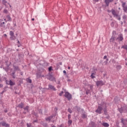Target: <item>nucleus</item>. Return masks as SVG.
Here are the masks:
<instances>
[{
  "label": "nucleus",
  "instance_id": "obj_13",
  "mask_svg": "<svg viewBox=\"0 0 127 127\" xmlns=\"http://www.w3.org/2000/svg\"><path fill=\"white\" fill-rule=\"evenodd\" d=\"M1 124L2 127H9V125L8 124H6V123L4 122H2Z\"/></svg>",
  "mask_w": 127,
  "mask_h": 127
},
{
  "label": "nucleus",
  "instance_id": "obj_30",
  "mask_svg": "<svg viewBox=\"0 0 127 127\" xmlns=\"http://www.w3.org/2000/svg\"><path fill=\"white\" fill-rule=\"evenodd\" d=\"M11 75L13 79H15V72H13Z\"/></svg>",
  "mask_w": 127,
  "mask_h": 127
},
{
  "label": "nucleus",
  "instance_id": "obj_28",
  "mask_svg": "<svg viewBox=\"0 0 127 127\" xmlns=\"http://www.w3.org/2000/svg\"><path fill=\"white\" fill-rule=\"evenodd\" d=\"M24 111H27V112H29V107L28 106H26L25 108H23Z\"/></svg>",
  "mask_w": 127,
  "mask_h": 127
},
{
  "label": "nucleus",
  "instance_id": "obj_26",
  "mask_svg": "<svg viewBox=\"0 0 127 127\" xmlns=\"http://www.w3.org/2000/svg\"><path fill=\"white\" fill-rule=\"evenodd\" d=\"M75 109L77 111V112H80L82 109H81V108L79 107L78 106H75Z\"/></svg>",
  "mask_w": 127,
  "mask_h": 127
},
{
  "label": "nucleus",
  "instance_id": "obj_10",
  "mask_svg": "<svg viewBox=\"0 0 127 127\" xmlns=\"http://www.w3.org/2000/svg\"><path fill=\"white\" fill-rule=\"evenodd\" d=\"M113 1H114V0H105L106 6H109L110 5V2H113Z\"/></svg>",
  "mask_w": 127,
  "mask_h": 127
},
{
  "label": "nucleus",
  "instance_id": "obj_6",
  "mask_svg": "<svg viewBox=\"0 0 127 127\" xmlns=\"http://www.w3.org/2000/svg\"><path fill=\"white\" fill-rule=\"evenodd\" d=\"M96 85L97 87H99V86H104V85H105V83H104V81H103V80H100L96 82Z\"/></svg>",
  "mask_w": 127,
  "mask_h": 127
},
{
  "label": "nucleus",
  "instance_id": "obj_25",
  "mask_svg": "<svg viewBox=\"0 0 127 127\" xmlns=\"http://www.w3.org/2000/svg\"><path fill=\"white\" fill-rule=\"evenodd\" d=\"M111 12L114 16L117 14V12H116V10H115L114 9H111Z\"/></svg>",
  "mask_w": 127,
  "mask_h": 127
},
{
  "label": "nucleus",
  "instance_id": "obj_54",
  "mask_svg": "<svg viewBox=\"0 0 127 127\" xmlns=\"http://www.w3.org/2000/svg\"><path fill=\"white\" fill-rule=\"evenodd\" d=\"M5 25H3L2 23L0 24V27H5Z\"/></svg>",
  "mask_w": 127,
  "mask_h": 127
},
{
  "label": "nucleus",
  "instance_id": "obj_64",
  "mask_svg": "<svg viewBox=\"0 0 127 127\" xmlns=\"http://www.w3.org/2000/svg\"><path fill=\"white\" fill-rule=\"evenodd\" d=\"M20 75H23V73H22V72H20Z\"/></svg>",
  "mask_w": 127,
  "mask_h": 127
},
{
  "label": "nucleus",
  "instance_id": "obj_19",
  "mask_svg": "<svg viewBox=\"0 0 127 127\" xmlns=\"http://www.w3.org/2000/svg\"><path fill=\"white\" fill-rule=\"evenodd\" d=\"M102 126L104 127H110V125L107 123H102Z\"/></svg>",
  "mask_w": 127,
  "mask_h": 127
},
{
  "label": "nucleus",
  "instance_id": "obj_4",
  "mask_svg": "<svg viewBox=\"0 0 127 127\" xmlns=\"http://www.w3.org/2000/svg\"><path fill=\"white\" fill-rule=\"evenodd\" d=\"M88 115L87 112L84 110L83 109H81V118L82 119H87Z\"/></svg>",
  "mask_w": 127,
  "mask_h": 127
},
{
  "label": "nucleus",
  "instance_id": "obj_32",
  "mask_svg": "<svg viewBox=\"0 0 127 127\" xmlns=\"http://www.w3.org/2000/svg\"><path fill=\"white\" fill-rule=\"evenodd\" d=\"M116 35H117V33L116 32V31H113L112 32V36H114V37H116Z\"/></svg>",
  "mask_w": 127,
  "mask_h": 127
},
{
  "label": "nucleus",
  "instance_id": "obj_9",
  "mask_svg": "<svg viewBox=\"0 0 127 127\" xmlns=\"http://www.w3.org/2000/svg\"><path fill=\"white\" fill-rule=\"evenodd\" d=\"M96 127V123L93 121L90 122L88 125V127Z\"/></svg>",
  "mask_w": 127,
  "mask_h": 127
},
{
  "label": "nucleus",
  "instance_id": "obj_23",
  "mask_svg": "<svg viewBox=\"0 0 127 127\" xmlns=\"http://www.w3.org/2000/svg\"><path fill=\"white\" fill-rule=\"evenodd\" d=\"M26 80L28 83H29V84H31V83H32V80L29 78H26Z\"/></svg>",
  "mask_w": 127,
  "mask_h": 127
},
{
  "label": "nucleus",
  "instance_id": "obj_31",
  "mask_svg": "<svg viewBox=\"0 0 127 127\" xmlns=\"http://www.w3.org/2000/svg\"><path fill=\"white\" fill-rule=\"evenodd\" d=\"M6 88H8L7 86L4 87V90L1 92V94L2 95L4 92H6Z\"/></svg>",
  "mask_w": 127,
  "mask_h": 127
},
{
  "label": "nucleus",
  "instance_id": "obj_21",
  "mask_svg": "<svg viewBox=\"0 0 127 127\" xmlns=\"http://www.w3.org/2000/svg\"><path fill=\"white\" fill-rule=\"evenodd\" d=\"M114 16V17H115V16H116V18H117V19H118V20H121V16H120L119 14H116Z\"/></svg>",
  "mask_w": 127,
  "mask_h": 127
},
{
  "label": "nucleus",
  "instance_id": "obj_34",
  "mask_svg": "<svg viewBox=\"0 0 127 127\" xmlns=\"http://www.w3.org/2000/svg\"><path fill=\"white\" fill-rule=\"evenodd\" d=\"M9 35L10 36H12L14 35V33H13V31H10V32H9Z\"/></svg>",
  "mask_w": 127,
  "mask_h": 127
},
{
  "label": "nucleus",
  "instance_id": "obj_62",
  "mask_svg": "<svg viewBox=\"0 0 127 127\" xmlns=\"http://www.w3.org/2000/svg\"><path fill=\"white\" fill-rule=\"evenodd\" d=\"M63 73L64 74H65V75H66V70H64Z\"/></svg>",
  "mask_w": 127,
  "mask_h": 127
},
{
  "label": "nucleus",
  "instance_id": "obj_24",
  "mask_svg": "<svg viewBox=\"0 0 127 127\" xmlns=\"http://www.w3.org/2000/svg\"><path fill=\"white\" fill-rule=\"evenodd\" d=\"M104 115H107L108 114V111H107V108L106 106H105V108L104 109Z\"/></svg>",
  "mask_w": 127,
  "mask_h": 127
},
{
  "label": "nucleus",
  "instance_id": "obj_41",
  "mask_svg": "<svg viewBox=\"0 0 127 127\" xmlns=\"http://www.w3.org/2000/svg\"><path fill=\"white\" fill-rule=\"evenodd\" d=\"M122 48H124V49H126V50H127V45H124L122 46Z\"/></svg>",
  "mask_w": 127,
  "mask_h": 127
},
{
  "label": "nucleus",
  "instance_id": "obj_42",
  "mask_svg": "<svg viewBox=\"0 0 127 127\" xmlns=\"http://www.w3.org/2000/svg\"><path fill=\"white\" fill-rule=\"evenodd\" d=\"M36 123L37 124H38V120H37V119L36 120H34V121L32 122L33 125H34V123Z\"/></svg>",
  "mask_w": 127,
  "mask_h": 127
},
{
  "label": "nucleus",
  "instance_id": "obj_35",
  "mask_svg": "<svg viewBox=\"0 0 127 127\" xmlns=\"http://www.w3.org/2000/svg\"><path fill=\"white\" fill-rule=\"evenodd\" d=\"M26 125H27V127H33L31 123H27Z\"/></svg>",
  "mask_w": 127,
  "mask_h": 127
},
{
  "label": "nucleus",
  "instance_id": "obj_38",
  "mask_svg": "<svg viewBox=\"0 0 127 127\" xmlns=\"http://www.w3.org/2000/svg\"><path fill=\"white\" fill-rule=\"evenodd\" d=\"M52 68H53V67L52 66H50L48 68V70H49V72H51V71H53V69Z\"/></svg>",
  "mask_w": 127,
  "mask_h": 127
},
{
  "label": "nucleus",
  "instance_id": "obj_17",
  "mask_svg": "<svg viewBox=\"0 0 127 127\" xmlns=\"http://www.w3.org/2000/svg\"><path fill=\"white\" fill-rule=\"evenodd\" d=\"M9 82V83L8 85H10V86H14L15 85V82H13L11 80H10Z\"/></svg>",
  "mask_w": 127,
  "mask_h": 127
},
{
  "label": "nucleus",
  "instance_id": "obj_11",
  "mask_svg": "<svg viewBox=\"0 0 127 127\" xmlns=\"http://www.w3.org/2000/svg\"><path fill=\"white\" fill-rule=\"evenodd\" d=\"M48 87H49L48 90L50 89L52 91H56V88L54 87V86L51 84H49Z\"/></svg>",
  "mask_w": 127,
  "mask_h": 127
},
{
  "label": "nucleus",
  "instance_id": "obj_43",
  "mask_svg": "<svg viewBox=\"0 0 127 127\" xmlns=\"http://www.w3.org/2000/svg\"><path fill=\"white\" fill-rule=\"evenodd\" d=\"M67 112H68V113H69L70 114H72V113H73V111H72V110H71V109H70V108H68V109H67Z\"/></svg>",
  "mask_w": 127,
  "mask_h": 127
},
{
  "label": "nucleus",
  "instance_id": "obj_37",
  "mask_svg": "<svg viewBox=\"0 0 127 127\" xmlns=\"http://www.w3.org/2000/svg\"><path fill=\"white\" fill-rule=\"evenodd\" d=\"M54 117H55V115L53 114L52 116L48 117H49V118L50 119V120L51 121V120H52V119H53Z\"/></svg>",
  "mask_w": 127,
  "mask_h": 127
},
{
  "label": "nucleus",
  "instance_id": "obj_63",
  "mask_svg": "<svg viewBox=\"0 0 127 127\" xmlns=\"http://www.w3.org/2000/svg\"><path fill=\"white\" fill-rule=\"evenodd\" d=\"M4 113H7V110H4Z\"/></svg>",
  "mask_w": 127,
  "mask_h": 127
},
{
  "label": "nucleus",
  "instance_id": "obj_3",
  "mask_svg": "<svg viewBox=\"0 0 127 127\" xmlns=\"http://www.w3.org/2000/svg\"><path fill=\"white\" fill-rule=\"evenodd\" d=\"M64 96L67 99L68 101H71L72 100V95L68 92H64Z\"/></svg>",
  "mask_w": 127,
  "mask_h": 127
},
{
  "label": "nucleus",
  "instance_id": "obj_48",
  "mask_svg": "<svg viewBox=\"0 0 127 127\" xmlns=\"http://www.w3.org/2000/svg\"><path fill=\"white\" fill-rule=\"evenodd\" d=\"M123 19H124V20H127V15H124L123 17Z\"/></svg>",
  "mask_w": 127,
  "mask_h": 127
},
{
  "label": "nucleus",
  "instance_id": "obj_51",
  "mask_svg": "<svg viewBox=\"0 0 127 127\" xmlns=\"http://www.w3.org/2000/svg\"><path fill=\"white\" fill-rule=\"evenodd\" d=\"M121 120L122 124H123V125H124L125 124V122L124 121V118H121Z\"/></svg>",
  "mask_w": 127,
  "mask_h": 127
},
{
  "label": "nucleus",
  "instance_id": "obj_15",
  "mask_svg": "<svg viewBox=\"0 0 127 127\" xmlns=\"http://www.w3.org/2000/svg\"><path fill=\"white\" fill-rule=\"evenodd\" d=\"M23 106L24 104L23 103L21 102L20 104H19L17 106L18 108H20V109H23Z\"/></svg>",
  "mask_w": 127,
  "mask_h": 127
},
{
  "label": "nucleus",
  "instance_id": "obj_36",
  "mask_svg": "<svg viewBox=\"0 0 127 127\" xmlns=\"http://www.w3.org/2000/svg\"><path fill=\"white\" fill-rule=\"evenodd\" d=\"M6 2H7L5 0H2V3L4 5H6Z\"/></svg>",
  "mask_w": 127,
  "mask_h": 127
},
{
  "label": "nucleus",
  "instance_id": "obj_61",
  "mask_svg": "<svg viewBox=\"0 0 127 127\" xmlns=\"http://www.w3.org/2000/svg\"><path fill=\"white\" fill-rule=\"evenodd\" d=\"M3 86V85L0 84V88H2Z\"/></svg>",
  "mask_w": 127,
  "mask_h": 127
},
{
  "label": "nucleus",
  "instance_id": "obj_46",
  "mask_svg": "<svg viewBox=\"0 0 127 127\" xmlns=\"http://www.w3.org/2000/svg\"><path fill=\"white\" fill-rule=\"evenodd\" d=\"M63 94H64V92L61 91V93L59 94V96H60V97H62Z\"/></svg>",
  "mask_w": 127,
  "mask_h": 127
},
{
  "label": "nucleus",
  "instance_id": "obj_56",
  "mask_svg": "<svg viewBox=\"0 0 127 127\" xmlns=\"http://www.w3.org/2000/svg\"><path fill=\"white\" fill-rule=\"evenodd\" d=\"M70 119H71V115L70 114H68V120H69Z\"/></svg>",
  "mask_w": 127,
  "mask_h": 127
},
{
  "label": "nucleus",
  "instance_id": "obj_7",
  "mask_svg": "<svg viewBox=\"0 0 127 127\" xmlns=\"http://www.w3.org/2000/svg\"><path fill=\"white\" fill-rule=\"evenodd\" d=\"M117 40H118L119 42H121V41H123V40H124V36L122 34L119 35L118 37L117 38Z\"/></svg>",
  "mask_w": 127,
  "mask_h": 127
},
{
  "label": "nucleus",
  "instance_id": "obj_44",
  "mask_svg": "<svg viewBox=\"0 0 127 127\" xmlns=\"http://www.w3.org/2000/svg\"><path fill=\"white\" fill-rule=\"evenodd\" d=\"M45 120L46 122H49V123H50V122L51 121V120L49 118V117H47L45 119Z\"/></svg>",
  "mask_w": 127,
  "mask_h": 127
},
{
  "label": "nucleus",
  "instance_id": "obj_33",
  "mask_svg": "<svg viewBox=\"0 0 127 127\" xmlns=\"http://www.w3.org/2000/svg\"><path fill=\"white\" fill-rule=\"evenodd\" d=\"M94 75H95V73L93 72L91 73V75H90L91 79H94V78H96V76H94Z\"/></svg>",
  "mask_w": 127,
  "mask_h": 127
},
{
  "label": "nucleus",
  "instance_id": "obj_29",
  "mask_svg": "<svg viewBox=\"0 0 127 127\" xmlns=\"http://www.w3.org/2000/svg\"><path fill=\"white\" fill-rule=\"evenodd\" d=\"M116 68L118 70V71H120V69H122V66L120 65H117Z\"/></svg>",
  "mask_w": 127,
  "mask_h": 127
},
{
  "label": "nucleus",
  "instance_id": "obj_16",
  "mask_svg": "<svg viewBox=\"0 0 127 127\" xmlns=\"http://www.w3.org/2000/svg\"><path fill=\"white\" fill-rule=\"evenodd\" d=\"M18 57L19 60H22V59H23V55L21 54H18Z\"/></svg>",
  "mask_w": 127,
  "mask_h": 127
},
{
  "label": "nucleus",
  "instance_id": "obj_20",
  "mask_svg": "<svg viewBox=\"0 0 127 127\" xmlns=\"http://www.w3.org/2000/svg\"><path fill=\"white\" fill-rule=\"evenodd\" d=\"M36 77L38 79L41 77V73L40 72H37L36 73Z\"/></svg>",
  "mask_w": 127,
  "mask_h": 127
},
{
  "label": "nucleus",
  "instance_id": "obj_39",
  "mask_svg": "<svg viewBox=\"0 0 127 127\" xmlns=\"http://www.w3.org/2000/svg\"><path fill=\"white\" fill-rule=\"evenodd\" d=\"M13 67L14 69H15V70H19V67L18 66L13 65Z\"/></svg>",
  "mask_w": 127,
  "mask_h": 127
},
{
  "label": "nucleus",
  "instance_id": "obj_55",
  "mask_svg": "<svg viewBox=\"0 0 127 127\" xmlns=\"http://www.w3.org/2000/svg\"><path fill=\"white\" fill-rule=\"evenodd\" d=\"M23 121H21V123H20V127H22V126H23Z\"/></svg>",
  "mask_w": 127,
  "mask_h": 127
},
{
  "label": "nucleus",
  "instance_id": "obj_1",
  "mask_svg": "<svg viewBox=\"0 0 127 127\" xmlns=\"http://www.w3.org/2000/svg\"><path fill=\"white\" fill-rule=\"evenodd\" d=\"M118 111L120 114H123V113H127V106L124 105L121 107V108H118Z\"/></svg>",
  "mask_w": 127,
  "mask_h": 127
},
{
  "label": "nucleus",
  "instance_id": "obj_18",
  "mask_svg": "<svg viewBox=\"0 0 127 127\" xmlns=\"http://www.w3.org/2000/svg\"><path fill=\"white\" fill-rule=\"evenodd\" d=\"M6 17L7 19V21H11L12 20V19H11V17H10V15H6Z\"/></svg>",
  "mask_w": 127,
  "mask_h": 127
},
{
  "label": "nucleus",
  "instance_id": "obj_60",
  "mask_svg": "<svg viewBox=\"0 0 127 127\" xmlns=\"http://www.w3.org/2000/svg\"><path fill=\"white\" fill-rule=\"evenodd\" d=\"M57 88L58 89H60V88H61V86L60 85H58Z\"/></svg>",
  "mask_w": 127,
  "mask_h": 127
},
{
  "label": "nucleus",
  "instance_id": "obj_49",
  "mask_svg": "<svg viewBox=\"0 0 127 127\" xmlns=\"http://www.w3.org/2000/svg\"><path fill=\"white\" fill-rule=\"evenodd\" d=\"M7 12H8V11H7V9H4V10H3L4 13H5L6 14H7Z\"/></svg>",
  "mask_w": 127,
  "mask_h": 127
},
{
  "label": "nucleus",
  "instance_id": "obj_45",
  "mask_svg": "<svg viewBox=\"0 0 127 127\" xmlns=\"http://www.w3.org/2000/svg\"><path fill=\"white\" fill-rule=\"evenodd\" d=\"M43 126L44 127H48V124H47V123H43Z\"/></svg>",
  "mask_w": 127,
  "mask_h": 127
},
{
  "label": "nucleus",
  "instance_id": "obj_50",
  "mask_svg": "<svg viewBox=\"0 0 127 127\" xmlns=\"http://www.w3.org/2000/svg\"><path fill=\"white\" fill-rule=\"evenodd\" d=\"M107 56H105L104 57H103V59H106V61L107 62H108V61H109V59H107Z\"/></svg>",
  "mask_w": 127,
  "mask_h": 127
},
{
  "label": "nucleus",
  "instance_id": "obj_27",
  "mask_svg": "<svg viewBox=\"0 0 127 127\" xmlns=\"http://www.w3.org/2000/svg\"><path fill=\"white\" fill-rule=\"evenodd\" d=\"M32 115H33L34 116H35V117H36L37 118H38V114L35 113V112H34V111H33L32 112Z\"/></svg>",
  "mask_w": 127,
  "mask_h": 127
},
{
  "label": "nucleus",
  "instance_id": "obj_22",
  "mask_svg": "<svg viewBox=\"0 0 127 127\" xmlns=\"http://www.w3.org/2000/svg\"><path fill=\"white\" fill-rule=\"evenodd\" d=\"M10 39H11V40H15L16 39V37H15V36L13 35V36H11L10 37Z\"/></svg>",
  "mask_w": 127,
  "mask_h": 127
},
{
  "label": "nucleus",
  "instance_id": "obj_57",
  "mask_svg": "<svg viewBox=\"0 0 127 127\" xmlns=\"http://www.w3.org/2000/svg\"><path fill=\"white\" fill-rule=\"evenodd\" d=\"M59 127H64V124H61V126H59Z\"/></svg>",
  "mask_w": 127,
  "mask_h": 127
},
{
  "label": "nucleus",
  "instance_id": "obj_52",
  "mask_svg": "<svg viewBox=\"0 0 127 127\" xmlns=\"http://www.w3.org/2000/svg\"><path fill=\"white\" fill-rule=\"evenodd\" d=\"M89 93H90V90H87L86 91V95H89Z\"/></svg>",
  "mask_w": 127,
  "mask_h": 127
},
{
  "label": "nucleus",
  "instance_id": "obj_53",
  "mask_svg": "<svg viewBox=\"0 0 127 127\" xmlns=\"http://www.w3.org/2000/svg\"><path fill=\"white\" fill-rule=\"evenodd\" d=\"M17 43H18V44H19V45L18 46V47H19L20 46H21V44H20V42H19V40H17Z\"/></svg>",
  "mask_w": 127,
  "mask_h": 127
},
{
  "label": "nucleus",
  "instance_id": "obj_8",
  "mask_svg": "<svg viewBox=\"0 0 127 127\" xmlns=\"http://www.w3.org/2000/svg\"><path fill=\"white\" fill-rule=\"evenodd\" d=\"M126 2H122V7H123V10L125 11V12H127V6H126Z\"/></svg>",
  "mask_w": 127,
  "mask_h": 127
},
{
  "label": "nucleus",
  "instance_id": "obj_14",
  "mask_svg": "<svg viewBox=\"0 0 127 127\" xmlns=\"http://www.w3.org/2000/svg\"><path fill=\"white\" fill-rule=\"evenodd\" d=\"M7 66L5 67H3V70H4L5 71V72H6V73H7V72H8V70H9V68H8V67H9V65H8V64H6Z\"/></svg>",
  "mask_w": 127,
  "mask_h": 127
},
{
  "label": "nucleus",
  "instance_id": "obj_59",
  "mask_svg": "<svg viewBox=\"0 0 127 127\" xmlns=\"http://www.w3.org/2000/svg\"><path fill=\"white\" fill-rule=\"evenodd\" d=\"M90 90H92L93 89V85H90Z\"/></svg>",
  "mask_w": 127,
  "mask_h": 127
},
{
  "label": "nucleus",
  "instance_id": "obj_5",
  "mask_svg": "<svg viewBox=\"0 0 127 127\" xmlns=\"http://www.w3.org/2000/svg\"><path fill=\"white\" fill-rule=\"evenodd\" d=\"M47 78L48 80H50L52 82H53V81H55V82H56V79L55 78V77H53V75H52L50 73L49 74H47Z\"/></svg>",
  "mask_w": 127,
  "mask_h": 127
},
{
  "label": "nucleus",
  "instance_id": "obj_58",
  "mask_svg": "<svg viewBox=\"0 0 127 127\" xmlns=\"http://www.w3.org/2000/svg\"><path fill=\"white\" fill-rule=\"evenodd\" d=\"M57 84H58L59 85H60V80H58Z\"/></svg>",
  "mask_w": 127,
  "mask_h": 127
},
{
  "label": "nucleus",
  "instance_id": "obj_2",
  "mask_svg": "<svg viewBox=\"0 0 127 127\" xmlns=\"http://www.w3.org/2000/svg\"><path fill=\"white\" fill-rule=\"evenodd\" d=\"M102 111H103V103L99 104L97 109L95 111L96 113L101 114H102Z\"/></svg>",
  "mask_w": 127,
  "mask_h": 127
},
{
  "label": "nucleus",
  "instance_id": "obj_47",
  "mask_svg": "<svg viewBox=\"0 0 127 127\" xmlns=\"http://www.w3.org/2000/svg\"><path fill=\"white\" fill-rule=\"evenodd\" d=\"M72 120H69L68 121V124L69 125V126H70V125H72Z\"/></svg>",
  "mask_w": 127,
  "mask_h": 127
},
{
  "label": "nucleus",
  "instance_id": "obj_40",
  "mask_svg": "<svg viewBox=\"0 0 127 127\" xmlns=\"http://www.w3.org/2000/svg\"><path fill=\"white\" fill-rule=\"evenodd\" d=\"M39 113L41 115H43V113L42 112V109H38V110Z\"/></svg>",
  "mask_w": 127,
  "mask_h": 127
},
{
  "label": "nucleus",
  "instance_id": "obj_12",
  "mask_svg": "<svg viewBox=\"0 0 127 127\" xmlns=\"http://www.w3.org/2000/svg\"><path fill=\"white\" fill-rule=\"evenodd\" d=\"M116 40V37L112 36L110 40V43H115Z\"/></svg>",
  "mask_w": 127,
  "mask_h": 127
}]
</instances>
